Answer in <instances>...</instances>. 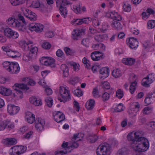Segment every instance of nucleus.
<instances>
[{"label": "nucleus", "mask_w": 155, "mask_h": 155, "mask_svg": "<svg viewBox=\"0 0 155 155\" xmlns=\"http://www.w3.org/2000/svg\"><path fill=\"white\" fill-rule=\"evenodd\" d=\"M136 138L137 142L138 143V145L135 146L137 149L135 150L139 152H144L146 151L149 148V142L146 138L141 136V133L139 131L134 133Z\"/></svg>", "instance_id": "f257e3e1"}, {"label": "nucleus", "mask_w": 155, "mask_h": 155, "mask_svg": "<svg viewBox=\"0 0 155 155\" xmlns=\"http://www.w3.org/2000/svg\"><path fill=\"white\" fill-rule=\"evenodd\" d=\"M110 16L111 18L113 19L111 24L112 26L117 30L122 29V26L119 22L122 19L121 16L114 12H110Z\"/></svg>", "instance_id": "f03ea898"}, {"label": "nucleus", "mask_w": 155, "mask_h": 155, "mask_svg": "<svg viewBox=\"0 0 155 155\" xmlns=\"http://www.w3.org/2000/svg\"><path fill=\"white\" fill-rule=\"evenodd\" d=\"M59 93V94L58 99L61 102L65 103L70 99L71 97L69 91L66 87H60Z\"/></svg>", "instance_id": "7ed1b4c3"}, {"label": "nucleus", "mask_w": 155, "mask_h": 155, "mask_svg": "<svg viewBox=\"0 0 155 155\" xmlns=\"http://www.w3.org/2000/svg\"><path fill=\"white\" fill-rule=\"evenodd\" d=\"M13 88L16 91L15 93H14V96H17L21 98H22L23 97L22 90H28L29 89V87L25 84L18 83L15 84L13 86Z\"/></svg>", "instance_id": "20e7f679"}, {"label": "nucleus", "mask_w": 155, "mask_h": 155, "mask_svg": "<svg viewBox=\"0 0 155 155\" xmlns=\"http://www.w3.org/2000/svg\"><path fill=\"white\" fill-rule=\"evenodd\" d=\"M110 146L107 143H104L102 145H100L97 149V155H107V152L110 150Z\"/></svg>", "instance_id": "39448f33"}, {"label": "nucleus", "mask_w": 155, "mask_h": 155, "mask_svg": "<svg viewBox=\"0 0 155 155\" xmlns=\"http://www.w3.org/2000/svg\"><path fill=\"white\" fill-rule=\"evenodd\" d=\"M44 26L40 24L32 23L30 24L28 26V29L31 31H35L37 32H41L42 31Z\"/></svg>", "instance_id": "423d86ee"}, {"label": "nucleus", "mask_w": 155, "mask_h": 155, "mask_svg": "<svg viewBox=\"0 0 155 155\" xmlns=\"http://www.w3.org/2000/svg\"><path fill=\"white\" fill-rule=\"evenodd\" d=\"M40 63L45 65L50 66L51 67L54 66L55 60L52 58H47L45 57L42 58L40 60Z\"/></svg>", "instance_id": "0eeeda50"}, {"label": "nucleus", "mask_w": 155, "mask_h": 155, "mask_svg": "<svg viewBox=\"0 0 155 155\" xmlns=\"http://www.w3.org/2000/svg\"><path fill=\"white\" fill-rule=\"evenodd\" d=\"M4 33L5 35L9 38H12L14 39L17 38L18 36V34L17 32L14 31L11 28H5L4 30Z\"/></svg>", "instance_id": "6e6552de"}, {"label": "nucleus", "mask_w": 155, "mask_h": 155, "mask_svg": "<svg viewBox=\"0 0 155 155\" xmlns=\"http://www.w3.org/2000/svg\"><path fill=\"white\" fill-rule=\"evenodd\" d=\"M127 138L129 141H131V143L132 146L135 148V149H137V147L135 146L138 145V142H137V139L134 132L129 133L127 136Z\"/></svg>", "instance_id": "1a4fd4ad"}, {"label": "nucleus", "mask_w": 155, "mask_h": 155, "mask_svg": "<svg viewBox=\"0 0 155 155\" xmlns=\"http://www.w3.org/2000/svg\"><path fill=\"white\" fill-rule=\"evenodd\" d=\"M7 111L10 115L16 114L19 111L20 108L12 104H9L7 106Z\"/></svg>", "instance_id": "9d476101"}, {"label": "nucleus", "mask_w": 155, "mask_h": 155, "mask_svg": "<svg viewBox=\"0 0 155 155\" xmlns=\"http://www.w3.org/2000/svg\"><path fill=\"white\" fill-rule=\"evenodd\" d=\"M85 31L84 29L74 30L72 33V38L75 40H77L81 38V35L84 33Z\"/></svg>", "instance_id": "9b49d317"}, {"label": "nucleus", "mask_w": 155, "mask_h": 155, "mask_svg": "<svg viewBox=\"0 0 155 155\" xmlns=\"http://www.w3.org/2000/svg\"><path fill=\"white\" fill-rule=\"evenodd\" d=\"M9 68H10L9 72L12 74L18 73L20 70L19 64L16 62H12V64Z\"/></svg>", "instance_id": "f8f14e48"}, {"label": "nucleus", "mask_w": 155, "mask_h": 155, "mask_svg": "<svg viewBox=\"0 0 155 155\" xmlns=\"http://www.w3.org/2000/svg\"><path fill=\"white\" fill-rule=\"evenodd\" d=\"M127 42L130 48L131 49H135L138 47V41L137 39H134V38L132 37L128 39H127Z\"/></svg>", "instance_id": "ddd939ff"}, {"label": "nucleus", "mask_w": 155, "mask_h": 155, "mask_svg": "<svg viewBox=\"0 0 155 155\" xmlns=\"http://www.w3.org/2000/svg\"><path fill=\"white\" fill-rule=\"evenodd\" d=\"M80 135L81 134H78L74 135L73 137L71 139L72 143L71 145V147L75 148L78 147L79 144L76 142L81 140V139L80 138Z\"/></svg>", "instance_id": "4468645a"}, {"label": "nucleus", "mask_w": 155, "mask_h": 155, "mask_svg": "<svg viewBox=\"0 0 155 155\" xmlns=\"http://www.w3.org/2000/svg\"><path fill=\"white\" fill-rule=\"evenodd\" d=\"M54 117V120L58 123H61L65 119L64 115L60 111L56 112Z\"/></svg>", "instance_id": "2eb2a0df"}, {"label": "nucleus", "mask_w": 155, "mask_h": 155, "mask_svg": "<svg viewBox=\"0 0 155 155\" xmlns=\"http://www.w3.org/2000/svg\"><path fill=\"white\" fill-rule=\"evenodd\" d=\"M153 78L152 74L148 75L146 78L143 79V80H146L143 81L142 84L145 87H149L150 84L153 82Z\"/></svg>", "instance_id": "dca6fc26"}, {"label": "nucleus", "mask_w": 155, "mask_h": 155, "mask_svg": "<svg viewBox=\"0 0 155 155\" xmlns=\"http://www.w3.org/2000/svg\"><path fill=\"white\" fill-rule=\"evenodd\" d=\"M45 121L41 118H38L35 122V127L37 130H42L45 124Z\"/></svg>", "instance_id": "f3484780"}, {"label": "nucleus", "mask_w": 155, "mask_h": 155, "mask_svg": "<svg viewBox=\"0 0 155 155\" xmlns=\"http://www.w3.org/2000/svg\"><path fill=\"white\" fill-rule=\"evenodd\" d=\"M25 118L27 122L30 124H32L35 121V115L31 112L25 113Z\"/></svg>", "instance_id": "a211bd4d"}, {"label": "nucleus", "mask_w": 155, "mask_h": 155, "mask_svg": "<svg viewBox=\"0 0 155 155\" xmlns=\"http://www.w3.org/2000/svg\"><path fill=\"white\" fill-rule=\"evenodd\" d=\"M29 101L31 103L36 106H41L42 104L41 100L34 96L30 97Z\"/></svg>", "instance_id": "6ab92c4d"}, {"label": "nucleus", "mask_w": 155, "mask_h": 155, "mask_svg": "<svg viewBox=\"0 0 155 155\" xmlns=\"http://www.w3.org/2000/svg\"><path fill=\"white\" fill-rule=\"evenodd\" d=\"M6 22L9 26L13 27H15L17 23H18V21L17 20L12 17L9 18L6 21Z\"/></svg>", "instance_id": "aec40b11"}, {"label": "nucleus", "mask_w": 155, "mask_h": 155, "mask_svg": "<svg viewBox=\"0 0 155 155\" xmlns=\"http://www.w3.org/2000/svg\"><path fill=\"white\" fill-rule=\"evenodd\" d=\"M12 91L9 89L4 87L0 88V93L4 95L9 96L12 94Z\"/></svg>", "instance_id": "412c9836"}, {"label": "nucleus", "mask_w": 155, "mask_h": 155, "mask_svg": "<svg viewBox=\"0 0 155 155\" xmlns=\"http://www.w3.org/2000/svg\"><path fill=\"white\" fill-rule=\"evenodd\" d=\"M100 74L103 76L104 78L107 77L109 74V70L108 68L106 67L101 68L100 71Z\"/></svg>", "instance_id": "4be33fe9"}, {"label": "nucleus", "mask_w": 155, "mask_h": 155, "mask_svg": "<svg viewBox=\"0 0 155 155\" xmlns=\"http://www.w3.org/2000/svg\"><path fill=\"white\" fill-rule=\"evenodd\" d=\"M153 94L152 93L148 94L146 95V98L144 100V102L146 106H147L151 103L153 98H154L155 97H153Z\"/></svg>", "instance_id": "5701e85b"}, {"label": "nucleus", "mask_w": 155, "mask_h": 155, "mask_svg": "<svg viewBox=\"0 0 155 155\" xmlns=\"http://www.w3.org/2000/svg\"><path fill=\"white\" fill-rule=\"evenodd\" d=\"M122 62L126 65H132L134 63L135 60L131 58H125L123 59Z\"/></svg>", "instance_id": "b1692460"}, {"label": "nucleus", "mask_w": 155, "mask_h": 155, "mask_svg": "<svg viewBox=\"0 0 155 155\" xmlns=\"http://www.w3.org/2000/svg\"><path fill=\"white\" fill-rule=\"evenodd\" d=\"M61 69L63 71L64 77H67L69 75L68 68L65 64H62L61 67Z\"/></svg>", "instance_id": "393cba45"}, {"label": "nucleus", "mask_w": 155, "mask_h": 155, "mask_svg": "<svg viewBox=\"0 0 155 155\" xmlns=\"http://www.w3.org/2000/svg\"><path fill=\"white\" fill-rule=\"evenodd\" d=\"M94 104L95 101L93 99H90L86 102L85 106L87 109L91 110L94 108Z\"/></svg>", "instance_id": "a878e982"}, {"label": "nucleus", "mask_w": 155, "mask_h": 155, "mask_svg": "<svg viewBox=\"0 0 155 155\" xmlns=\"http://www.w3.org/2000/svg\"><path fill=\"white\" fill-rule=\"evenodd\" d=\"M107 37V36L105 34H98L95 36L94 39L98 42L102 41Z\"/></svg>", "instance_id": "bb28decb"}, {"label": "nucleus", "mask_w": 155, "mask_h": 155, "mask_svg": "<svg viewBox=\"0 0 155 155\" xmlns=\"http://www.w3.org/2000/svg\"><path fill=\"white\" fill-rule=\"evenodd\" d=\"M98 139V137L95 134L89 135L87 137L88 140L91 143H94Z\"/></svg>", "instance_id": "cd10ccee"}, {"label": "nucleus", "mask_w": 155, "mask_h": 155, "mask_svg": "<svg viewBox=\"0 0 155 155\" xmlns=\"http://www.w3.org/2000/svg\"><path fill=\"white\" fill-rule=\"evenodd\" d=\"M4 143L7 145H14L16 143V140L15 138H6L4 141Z\"/></svg>", "instance_id": "c85d7f7f"}, {"label": "nucleus", "mask_w": 155, "mask_h": 155, "mask_svg": "<svg viewBox=\"0 0 155 155\" xmlns=\"http://www.w3.org/2000/svg\"><path fill=\"white\" fill-rule=\"evenodd\" d=\"M59 10L61 15L65 18L67 16L68 10L66 7L64 6L60 7Z\"/></svg>", "instance_id": "c756f323"}, {"label": "nucleus", "mask_w": 155, "mask_h": 155, "mask_svg": "<svg viewBox=\"0 0 155 155\" xmlns=\"http://www.w3.org/2000/svg\"><path fill=\"white\" fill-rule=\"evenodd\" d=\"M112 75L114 78H117L122 75V73L120 70L117 69L113 71Z\"/></svg>", "instance_id": "7c9ffc66"}, {"label": "nucleus", "mask_w": 155, "mask_h": 155, "mask_svg": "<svg viewBox=\"0 0 155 155\" xmlns=\"http://www.w3.org/2000/svg\"><path fill=\"white\" fill-rule=\"evenodd\" d=\"M103 54H101L100 56H95L94 54H91V57L92 59L94 61H98L100 60L101 59H103L104 58Z\"/></svg>", "instance_id": "2f4dec72"}, {"label": "nucleus", "mask_w": 155, "mask_h": 155, "mask_svg": "<svg viewBox=\"0 0 155 155\" xmlns=\"http://www.w3.org/2000/svg\"><path fill=\"white\" fill-rule=\"evenodd\" d=\"M122 108L123 106L122 105V104L120 103L115 108H112L111 109V111L113 112H120L123 110Z\"/></svg>", "instance_id": "473e14b6"}, {"label": "nucleus", "mask_w": 155, "mask_h": 155, "mask_svg": "<svg viewBox=\"0 0 155 155\" xmlns=\"http://www.w3.org/2000/svg\"><path fill=\"white\" fill-rule=\"evenodd\" d=\"M137 84V82L135 81L131 83L129 89L130 92L131 94H133L135 91Z\"/></svg>", "instance_id": "72a5a7b5"}, {"label": "nucleus", "mask_w": 155, "mask_h": 155, "mask_svg": "<svg viewBox=\"0 0 155 155\" xmlns=\"http://www.w3.org/2000/svg\"><path fill=\"white\" fill-rule=\"evenodd\" d=\"M137 84V82L135 81L131 83L129 89L130 92L131 94H133L135 91Z\"/></svg>", "instance_id": "f704fd0d"}, {"label": "nucleus", "mask_w": 155, "mask_h": 155, "mask_svg": "<svg viewBox=\"0 0 155 155\" xmlns=\"http://www.w3.org/2000/svg\"><path fill=\"white\" fill-rule=\"evenodd\" d=\"M15 27L17 28L18 30L20 31H24L26 30L25 27V25L21 24L19 21L18 23H17Z\"/></svg>", "instance_id": "c9c22d12"}, {"label": "nucleus", "mask_w": 155, "mask_h": 155, "mask_svg": "<svg viewBox=\"0 0 155 155\" xmlns=\"http://www.w3.org/2000/svg\"><path fill=\"white\" fill-rule=\"evenodd\" d=\"M81 7L80 4L77 5H74L72 9L73 11L76 14L80 13L81 12Z\"/></svg>", "instance_id": "e433bc0d"}, {"label": "nucleus", "mask_w": 155, "mask_h": 155, "mask_svg": "<svg viewBox=\"0 0 155 155\" xmlns=\"http://www.w3.org/2000/svg\"><path fill=\"white\" fill-rule=\"evenodd\" d=\"M64 50L67 55H72L75 53L74 50L68 47L64 48Z\"/></svg>", "instance_id": "4c0bfd02"}, {"label": "nucleus", "mask_w": 155, "mask_h": 155, "mask_svg": "<svg viewBox=\"0 0 155 155\" xmlns=\"http://www.w3.org/2000/svg\"><path fill=\"white\" fill-rule=\"evenodd\" d=\"M4 125L5 126V128L7 127L8 128L9 130H10L12 129L14 127V125L9 121H6L5 122H4Z\"/></svg>", "instance_id": "58836bf2"}, {"label": "nucleus", "mask_w": 155, "mask_h": 155, "mask_svg": "<svg viewBox=\"0 0 155 155\" xmlns=\"http://www.w3.org/2000/svg\"><path fill=\"white\" fill-rule=\"evenodd\" d=\"M147 26L149 28L152 29L155 27V20H150L147 22Z\"/></svg>", "instance_id": "ea45409f"}, {"label": "nucleus", "mask_w": 155, "mask_h": 155, "mask_svg": "<svg viewBox=\"0 0 155 155\" xmlns=\"http://www.w3.org/2000/svg\"><path fill=\"white\" fill-rule=\"evenodd\" d=\"M28 18L30 20L34 21L37 19V16L35 13L32 12V13L29 15Z\"/></svg>", "instance_id": "a19ab883"}, {"label": "nucleus", "mask_w": 155, "mask_h": 155, "mask_svg": "<svg viewBox=\"0 0 155 155\" xmlns=\"http://www.w3.org/2000/svg\"><path fill=\"white\" fill-rule=\"evenodd\" d=\"M47 105L49 107H51L53 104V100L50 97H47L45 100Z\"/></svg>", "instance_id": "79ce46f5"}, {"label": "nucleus", "mask_w": 155, "mask_h": 155, "mask_svg": "<svg viewBox=\"0 0 155 155\" xmlns=\"http://www.w3.org/2000/svg\"><path fill=\"white\" fill-rule=\"evenodd\" d=\"M17 53V52L10 50L7 53V54L9 57H12V58H14L17 57V55H16Z\"/></svg>", "instance_id": "37998d69"}, {"label": "nucleus", "mask_w": 155, "mask_h": 155, "mask_svg": "<svg viewBox=\"0 0 155 155\" xmlns=\"http://www.w3.org/2000/svg\"><path fill=\"white\" fill-rule=\"evenodd\" d=\"M40 2L38 0L33 1L31 4L32 7L34 8H39L40 6Z\"/></svg>", "instance_id": "c03bdc74"}, {"label": "nucleus", "mask_w": 155, "mask_h": 155, "mask_svg": "<svg viewBox=\"0 0 155 155\" xmlns=\"http://www.w3.org/2000/svg\"><path fill=\"white\" fill-rule=\"evenodd\" d=\"M127 151V149L125 147H123L120 149L117 152L116 155H123Z\"/></svg>", "instance_id": "a18cd8bd"}, {"label": "nucleus", "mask_w": 155, "mask_h": 155, "mask_svg": "<svg viewBox=\"0 0 155 155\" xmlns=\"http://www.w3.org/2000/svg\"><path fill=\"white\" fill-rule=\"evenodd\" d=\"M42 47L45 49H49L51 47V45L48 42H45L42 45Z\"/></svg>", "instance_id": "49530a36"}, {"label": "nucleus", "mask_w": 155, "mask_h": 155, "mask_svg": "<svg viewBox=\"0 0 155 155\" xmlns=\"http://www.w3.org/2000/svg\"><path fill=\"white\" fill-rule=\"evenodd\" d=\"M74 94L76 96L79 97L83 95V93L82 91L79 89H76L73 91Z\"/></svg>", "instance_id": "de8ad7c7"}, {"label": "nucleus", "mask_w": 155, "mask_h": 155, "mask_svg": "<svg viewBox=\"0 0 155 155\" xmlns=\"http://www.w3.org/2000/svg\"><path fill=\"white\" fill-rule=\"evenodd\" d=\"M11 64H12V62L10 63V62L8 61H5L4 62L3 64V66L4 68H5L9 72V70L10 68H9V67L10 66Z\"/></svg>", "instance_id": "09e8293b"}, {"label": "nucleus", "mask_w": 155, "mask_h": 155, "mask_svg": "<svg viewBox=\"0 0 155 155\" xmlns=\"http://www.w3.org/2000/svg\"><path fill=\"white\" fill-rule=\"evenodd\" d=\"M12 152L16 154V155L20 154L19 146H14L12 148Z\"/></svg>", "instance_id": "8fccbe9b"}, {"label": "nucleus", "mask_w": 155, "mask_h": 155, "mask_svg": "<svg viewBox=\"0 0 155 155\" xmlns=\"http://www.w3.org/2000/svg\"><path fill=\"white\" fill-rule=\"evenodd\" d=\"M110 97V94L107 92L104 93L102 96L103 101H105L108 100Z\"/></svg>", "instance_id": "3c124183"}, {"label": "nucleus", "mask_w": 155, "mask_h": 155, "mask_svg": "<svg viewBox=\"0 0 155 155\" xmlns=\"http://www.w3.org/2000/svg\"><path fill=\"white\" fill-rule=\"evenodd\" d=\"M32 57V55H30V54H24L23 55V59L25 61H28L31 60Z\"/></svg>", "instance_id": "603ef678"}, {"label": "nucleus", "mask_w": 155, "mask_h": 155, "mask_svg": "<svg viewBox=\"0 0 155 155\" xmlns=\"http://www.w3.org/2000/svg\"><path fill=\"white\" fill-rule=\"evenodd\" d=\"M124 94L123 92L120 89L117 91L116 94V96L119 99H121L123 96Z\"/></svg>", "instance_id": "864d4df0"}, {"label": "nucleus", "mask_w": 155, "mask_h": 155, "mask_svg": "<svg viewBox=\"0 0 155 155\" xmlns=\"http://www.w3.org/2000/svg\"><path fill=\"white\" fill-rule=\"evenodd\" d=\"M152 108L149 107H146L144 108L143 110V113L144 114H147L150 112V110Z\"/></svg>", "instance_id": "5fc2aeb1"}, {"label": "nucleus", "mask_w": 155, "mask_h": 155, "mask_svg": "<svg viewBox=\"0 0 155 155\" xmlns=\"http://www.w3.org/2000/svg\"><path fill=\"white\" fill-rule=\"evenodd\" d=\"M38 51V48L37 47H35L31 49L29 54L30 55H32V54L36 53Z\"/></svg>", "instance_id": "6e6d98bb"}, {"label": "nucleus", "mask_w": 155, "mask_h": 155, "mask_svg": "<svg viewBox=\"0 0 155 155\" xmlns=\"http://www.w3.org/2000/svg\"><path fill=\"white\" fill-rule=\"evenodd\" d=\"M56 54L57 56L60 58H62L64 56V53L62 50L58 49L56 52Z\"/></svg>", "instance_id": "4d7b16f0"}, {"label": "nucleus", "mask_w": 155, "mask_h": 155, "mask_svg": "<svg viewBox=\"0 0 155 155\" xmlns=\"http://www.w3.org/2000/svg\"><path fill=\"white\" fill-rule=\"evenodd\" d=\"M20 154H21L25 152L27 150V147L24 146H19Z\"/></svg>", "instance_id": "13d9d810"}, {"label": "nucleus", "mask_w": 155, "mask_h": 155, "mask_svg": "<svg viewBox=\"0 0 155 155\" xmlns=\"http://www.w3.org/2000/svg\"><path fill=\"white\" fill-rule=\"evenodd\" d=\"M123 8L125 11L130 12L131 10V7L130 5L129 4H125L123 6Z\"/></svg>", "instance_id": "bf43d9fd"}, {"label": "nucleus", "mask_w": 155, "mask_h": 155, "mask_svg": "<svg viewBox=\"0 0 155 155\" xmlns=\"http://www.w3.org/2000/svg\"><path fill=\"white\" fill-rule=\"evenodd\" d=\"M32 12L28 9H25L23 12V14L25 17L28 18L29 16V15L32 13Z\"/></svg>", "instance_id": "052dcab7"}, {"label": "nucleus", "mask_w": 155, "mask_h": 155, "mask_svg": "<svg viewBox=\"0 0 155 155\" xmlns=\"http://www.w3.org/2000/svg\"><path fill=\"white\" fill-rule=\"evenodd\" d=\"M82 44L86 47L89 46V40L87 38L83 39L82 41Z\"/></svg>", "instance_id": "680f3d73"}, {"label": "nucleus", "mask_w": 155, "mask_h": 155, "mask_svg": "<svg viewBox=\"0 0 155 155\" xmlns=\"http://www.w3.org/2000/svg\"><path fill=\"white\" fill-rule=\"evenodd\" d=\"M6 25L4 23L0 22V31H2L5 29L6 28Z\"/></svg>", "instance_id": "e2e57ef3"}, {"label": "nucleus", "mask_w": 155, "mask_h": 155, "mask_svg": "<svg viewBox=\"0 0 155 155\" xmlns=\"http://www.w3.org/2000/svg\"><path fill=\"white\" fill-rule=\"evenodd\" d=\"M71 66L73 67V69L74 71L78 70V65L75 63H72L70 64Z\"/></svg>", "instance_id": "0e129e2a"}, {"label": "nucleus", "mask_w": 155, "mask_h": 155, "mask_svg": "<svg viewBox=\"0 0 155 155\" xmlns=\"http://www.w3.org/2000/svg\"><path fill=\"white\" fill-rule=\"evenodd\" d=\"M93 95L95 97H99L98 90L96 88L93 89Z\"/></svg>", "instance_id": "69168bd1"}, {"label": "nucleus", "mask_w": 155, "mask_h": 155, "mask_svg": "<svg viewBox=\"0 0 155 155\" xmlns=\"http://www.w3.org/2000/svg\"><path fill=\"white\" fill-rule=\"evenodd\" d=\"M54 34L52 31H49L47 32L45 34V36L46 37L49 38H51L54 36Z\"/></svg>", "instance_id": "338daca9"}, {"label": "nucleus", "mask_w": 155, "mask_h": 155, "mask_svg": "<svg viewBox=\"0 0 155 155\" xmlns=\"http://www.w3.org/2000/svg\"><path fill=\"white\" fill-rule=\"evenodd\" d=\"M148 126L151 128L153 130H155V122L152 121L150 122L148 124Z\"/></svg>", "instance_id": "774afa93"}]
</instances>
